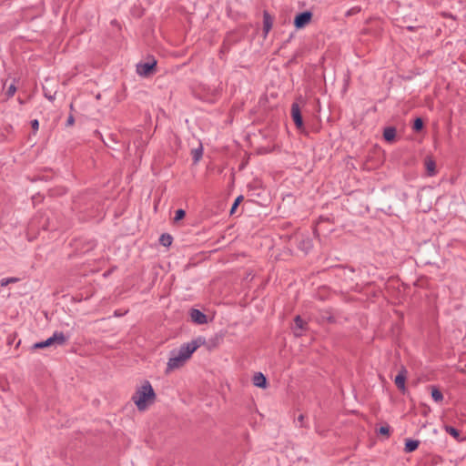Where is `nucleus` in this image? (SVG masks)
<instances>
[{
    "instance_id": "obj_16",
    "label": "nucleus",
    "mask_w": 466,
    "mask_h": 466,
    "mask_svg": "<svg viewBox=\"0 0 466 466\" xmlns=\"http://www.w3.org/2000/svg\"><path fill=\"white\" fill-rule=\"evenodd\" d=\"M420 441L417 440L408 439L405 442L404 451L406 452H412L418 449Z\"/></svg>"
},
{
    "instance_id": "obj_21",
    "label": "nucleus",
    "mask_w": 466,
    "mask_h": 466,
    "mask_svg": "<svg viewBox=\"0 0 466 466\" xmlns=\"http://www.w3.org/2000/svg\"><path fill=\"white\" fill-rule=\"evenodd\" d=\"M412 128L415 132H420L423 128V121L420 117H417L414 120Z\"/></svg>"
},
{
    "instance_id": "obj_7",
    "label": "nucleus",
    "mask_w": 466,
    "mask_h": 466,
    "mask_svg": "<svg viewBox=\"0 0 466 466\" xmlns=\"http://www.w3.org/2000/svg\"><path fill=\"white\" fill-rule=\"evenodd\" d=\"M407 370L404 367H402L399 371L398 375L395 377L394 380L397 388L403 393L406 390L405 381L407 378Z\"/></svg>"
},
{
    "instance_id": "obj_34",
    "label": "nucleus",
    "mask_w": 466,
    "mask_h": 466,
    "mask_svg": "<svg viewBox=\"0 0 466 466\" xmlns=\"http://www.w3.org/2000/svg\"><path fill=\"white\" fill-rule=\"evenodd\" d=\"M327 319H328V321H329V322H330V323H332V322H334V321H335V319H334V317H333V316H329V317L327 318Z\"/></svg>"
},
{
    "instance_id": "obj_19",
    "label": "nucleus",
    "mask_w": 466,
    "mask_h": 466,
    "mask_svg": "<svg viewBox=\"0 0 466 466\" xmlns=\"http://www.w3.org/2000/svg\"><path fill=\"white\" fill-rule=\"evenodd\" d=\"M203 155V147L199 146V147L192 150V157L195 163L198 162Z\"/></svg>"
},
{
    "instance_id": "obj_24",
    "label": "nucleus",
    "mask_w": 466,
    "mask_h": 466,
    "mask_svg": "<svg viewBox=\"0 0 466 466\" xmlns=\"http://www.w3.org/2000/svg\"><path fill=\"white\" fill-rule=\"evenodd\" d=\"M186 216V211L184 209H177L175 213V217H174V221H179L181 220L182 218H184Z\"/></svg>"
},
{
    "instance_id": "obj_26",
    "label": "nucleus",
    "mask_w": 466,
    "mask_h": 466,
    "mask_svg": "<svg viewBox=\"0 0 466 466\" xmlns=\"http://www.w3.org/2000/svg\"><path fill=\"white\" fill-rule=\"evenodd\" d=\"M379 432L383 435H389L390 428L388 426H382L380 428Z\"/></svg>"
},
{
    "instance_id": "obj_11",
    "label": "nucleus",
    "mask_w": 466,
    "mask_h": 466,
    "mask_svg": "<svg viewBox=\"0 0 466 466\" xmlns=\"http://www.w3.org/2000/svg\"><path fill=\"white\" fill-rule=\"evenodd\" d=\"M396 128L394 127H387L383 130V138L385 141L391 143L395 140Z\"/></svg>"
},
{
    "instance_id": "obj_5",
    "label": "nucleus",
    "mask_w": 466,
    "mask_h": 466,
    "mask_svg": "<svg viewBox=\"0 0 466 466\" xmlns=\"http://www.w3.org/2000/svg\"><path fill=\"white\" fill-rule=\"evenodd\" d=\"M312 13L310 11H304L299 13L294 18V26L297 29L304 28L312 19Z\"/></svg>"
},
{
    "instance_id": "obj_20",
    "label": "nucleus",
    "mask_w": 466,
    "mask_h": 466,
    "mask_svg": "<svg viewBox=\"0 0 466 466\" xmlns=\"http://www.w3.org/2000/svg\"><path fill=\"white\" fill-rule=\"evenodd\" d=\"M294 322H295L296 328H298L299 329H306L307 323L302 319V318L299 315L295 317Z\"/></svg>"
},
{
    "instance_id": "obj_8",
    "label": "nucleus",
    "mask_w": 466,
    "mask_h": 466,
    "mask_svg": "<svg viewBox=\"0 0 466 466\" xmlns=\"http://www.w3.org/2000/svg\"><path fill=\"white\" fill-rule=\"evenodd\" d=\"M189 315H190L191 320L196 324L203 325L208 322L207 315L204 314L199 309H192L190 310Z\"/></svg>"
},
{
    "instance_id": "obj_31",
    "label": "nucleus",
    "mask_w": 466,
    "mask_h": 466,
    "mask_svg": "<svg viewBox=\"0 0 466 466\" xmlns=\"http://www.w3.org/2000/svg\"><path fill=\"white\" fill-rule=\"evenodd\" d=\"M7 279H8V283L9 284L10 283H15V282L18 281V279H16V278H7Z\"/></svg>"
},
{
    "instance_id": "obj_3",
    "label": "nucleus",
    "mask_w": 466,
    "mask_h": 466,
    "mask_svg": "<svg viewBox=\"0 0 466 466\" xmlns=\"http://www.w3.org/2000/svg\"><path fill=\"white\" fill-rule=\"evenodd\" d=\"M68 340V337L62 331H55L54 334L44 341L36 342L33 345V349H44L47 347H58L65 345Z\"/></svg>"
},
{
    "instance_id": "obj_18",
    "label": "nucleus",
    "mask_w": 466,
    "mask_h": 466,
    "mask_svg": "<svg viewBox=\"0 0 466 466\" xmlns=\"http://www.w3.org/2000/svg\"><path fill=\"white\" fill-rule=\"evenodd\" d=\"M15 79H14V82L7 87L5 95L6 96V100L10 99L11 97H13L16 92V86H15Z\"/></svg>"
},
{
    "instance_id": "obj_13",
    "label": "nucleus",
    "mask_w": 466,
    "mask_h": 466,
    "mask_svg": "<svg viewBox=\"0 0 466 466\" xmlns=\"http://www.w3.org/2000/svg\"><path fill=\"white\" fill-rule=\"evenodd\" d=\"M253 384L256 387L265 389L267 387V379L261 372L256 373L253 377Z\"/></svg>"
},
{
    "instance_id": "obj_15",
    "label": "nucleus",
    "mask_w": 466,
    "mask_h": 466,
    "mask_svg": "<svg viewBox=\"0 0 466 466\" xmlns=\"http://www.w3.org/2000/svg\"><path fill=\"white\" fill-rule=\"evenodd\" d=\"M431 398L435 402H441L443 400V394L436 386H431Z\"/></svg>"
},
{
    "instance_id": "obj_30",
    "label": "nucleus",
    "mask_w": 466,
    "mask_h": 466,
    "mask_svg": "<svg viewBox=\"0 0 466 466\" xmlns=\"http://www.w3.org/2000/svg\"><path fill=\"white\" fill-rule=\"evenodd\" d=\"M45 96L50 101H53L55 99V96L47 94L46 92H45Z\"/></svg>"
},
{
    "instance_id": "obj_14",
    "label": "nucleus",
    "mask_w": 466,
    "mask_h": 466,
    "mask_svg": "<svg viewBox=\"0 0 466 466\" xmlns=\"http://www.w3.org/2000/svg\"><path fill=\"white\" fill-rule=\"evenodd\" d=\"M233 36V33H229L225 37L223 44L221 46V53L228 52L233 43H235L237 40L231 39Z\"/></svg>"
},
{
    "instance_id": "obj_4",
    "label": "nucleus",
    "mask_w": 466,
    "mask_h": 466,
    "mask_svg": "<svg viewBox=\"0 0 466 466\" xmlns=\"http://www.w3.org/2000/svg\"><path fill=\"white\" fill-rule=\"evenodd\" d=\"M157 60L153 56L147 57V62L137 65V73L140 76L147 77L156 72Z\"/></svg>"
},
{
    "instance_id": "obj_28",
    "label": "nucleus",
    "mask_w": 466,
    "mask_h": 466,
    "mask_svg": "<svg viewBox=\"0 0 466 466\" xmlns=\"http://www.w3.org/2000/svg\"><path fill=\"white\" fill-rule=\"evenodd\" d=\"M75 123V117L73 116V115H69L68 117H67V120H66V127H71L73 126Z\"/></svg>"
},
{
    "instance_id": "obj_29",
    "label": "nucleus",
    "mask_w": 466,
    "mask_h": 466,
    "mask_svg": "<svg viewBox=\"0 0 466 466\" xmlns=\"http://www.w3.org/2000/svg\"><path fill=\"white\" fill-rule=\"evenodd\" d=\"M8 284H9V283H8V279H7V278H6V279H2L0 280V286H1V287H5V286H7Z\"/></svg>"
},
{
    "instance_id": "obj_23",
    "label": "nucleus",
    "mask_w": 466,
    "mask_h": 466,
    "mask_svg": "<svg viewBox=\"0 0 466 466\" xmlns=\"http://www.w3.org/2000/svg\"><path fill=\"white\" fill-rule=\"evenodd\" d=\"M360 11H361V7H360V6L356 5V6L351 7L350 9H349V10L346 12L345 15H346L347 17H349V16H351V15H354L359 14Z\"/></svg>"
},
{
    "instance_id": "obj_1",
    "label": "nucleus",
    "mask_w": 466,
    "mask_h": 466,
    "mask_svg": "<svg viewBox=\"0 0 466 466\" xmlns=\"http://www.w3.org/2000/svg\"><path fill=\"white\" fill-rule=\"evenodd\" d=\"M203 344H205V339L198 337L190 342L182 344L177 350H171L170 358L167 363L166 373L167 374L184 366L186 361Z\"/></svg>"
},
{
    "instance_id": "obj_10",
    "label": "nucleus",
    "mask_w": 466,
    "mask_h": 466,
    "mask_svg": "<svg viewBox=\"0 0 466 466\" xmlns=\"http://www.w3.org/2000/svg\"><path fill=\"white\" fill-rule=\"evenodd\" d=\"M273 26V17L269 15L268 12L264 11L263 12V32L264 35L267 36V35L269 33Z\"/></svg>"
},
{
    "instance_id": "obj_17",
    "label": "nucleus",
    "mask_w": 466,
    "mask_h": 466,
    "mask_svg": "<svg viewBox=\"0 0 466 466\" xmlns=\"http://www.w3.org/2000/svg\"><path fill=\"white\" fill-rule=\"evenodd\" d=\"M172 237L167 233H164L159 238V243L164 247H169L172 244Z\"/></svg>"
},
{
    "instance_id": "obj_33",
    "label": "nucleus",
    "mask_w": 466,
    "mask_h": 466,
    "mask_svg": "<svg viewBox=\"0 0 466 466\" xmlns=\"http://www.w3.org/2000/svg\"><path fill=\"white\" fill-rule=\"evenodd\" d=\"M17 101H18V103H19L20 105H25V104L26 103V101H25V100H24V99H22L21 97H18V98H17Z\"/></svg>"
},
{
    "instance_id": "obj_6",
    "label": "nucleus",
    "mask_w": 466,
    "mask_h": 466,
    "mask_svg": "<svg viewBox=\"0 0 466 466\" xmlns=\"http://www.w3.org/2000/svg\"><path fill=\"white\" fill-rule=\"evenodd\" d=\"M291 116H292L295 126L298 128H301L303 127V118H302L299 106L297 103H293L291 105Z\"/></svg>"
},
{
    "instance_id": "obj_9",
    "label": "nucleus",
    "mask_w": 466,
    "mask_h": 466,
    "mask_svg": "<svg viewBox=\"0 0 466 466\" xmlns=\"http://www.w3.org/2000/svg\"><path fill=\"white\" fill-rule=\"evenodd\" d=\"M424 166L429 177H433L437 174L436 162L431 157L428 156L425 157Z\"/></svg>"
},
{
    "instance_id": "obj_22",
    "label": "nucleus",
    "mask_w": 466,
    "mask_h": 466,
    "mask_svg": "<svg viewBox=\"0 0 466 466\" xmlns=\"http://www.w3.org/2000/svg\"><path fill=\"white\" fill-rule=\"evenodd\" d=\"M243 198H243V196H241V195H240V196H238V197L235 199V201H234V203L232 204L231 208H230V214H231V215H233V214L236 212V210H237L238 207V206H239V204L242 202Z\"/></svg>"
},
{
    "instance_id": "obj_2",
    "label": "nucleus",
    "mask_w": 466,
    "mask_h": 466,
    "mask_svg": "<svg viewBox=\"0 0 466 466\" xmlns=\"http://www.w3.org/2000/svg\"><path fill=\"white\" fill-rule=\"evenodd\" d=\"M156 399L155 391L149 381L146 380L132 396V400L138 410H145L147 403H152Z\"/></svg>"
},
{
    "instance_id": "obj_25",
    "label": "nucleus",
    "mask_w": 466,
    "mask_h": 466,
    "mask_svg": "<svg viewBox=\"0 0 466 466\" xmlns=\"http://www.w3.org/2000/svg\"><path fill=\"white\" fill-rule=\"evenodd\" d=\"M304 419H305L304 415L303 414H299L298 416V418L295 420L296 424L298 426H299V427H305V425H304Z\"/></svg>"
},
{
    "instance_id": "obj_32",
    "label": "nucleus",
    "mask_w": 466,
    "mask_h": 466,
    "mask_svg": "<svg viewBox=\"0 0 466 466\" xmlns=\"http://www.w3.org/2000/svg\"><path fill=\"white\" fill-rule=\"evenodd\" d=\"M14 342V338H12L11 336L8 337V339H7V344L8 345H12Z\"/></svg>"
},
{
    "instance_id": "obj_27",
    "label": "nucleus",
    "mask_w": 466,
    "mask_h": 466,
    "mask_svg": "<svg viewBox=\"0 0 466 466\" xmlns=\"http://www.w3.org/2000/svg\"><path fill=\"white\" fill-rule=\"evenodd\" d=\"M31 127L35 132L39 128V122L37 119H34L31 121Z\"/></svg>"
},
{
    "instance_id": "obj_12",
    "label": "nucleus",
    "mask_w": 466,
    "mask_h": 466,
    "mask_svg": "<svg viewBox=\"0 0 466 466\" xmlns=\"http://www.w3.org/2000/svg\"><path fill=\"white\" fill-rule=\"evenodd\" d=\"M444 430L447 433H449L451 436H452L459 442H462L466 440V438H461L459 430H457L456 428H454L452 426L445 425Z\"/></svg>"
}]
</instances>
